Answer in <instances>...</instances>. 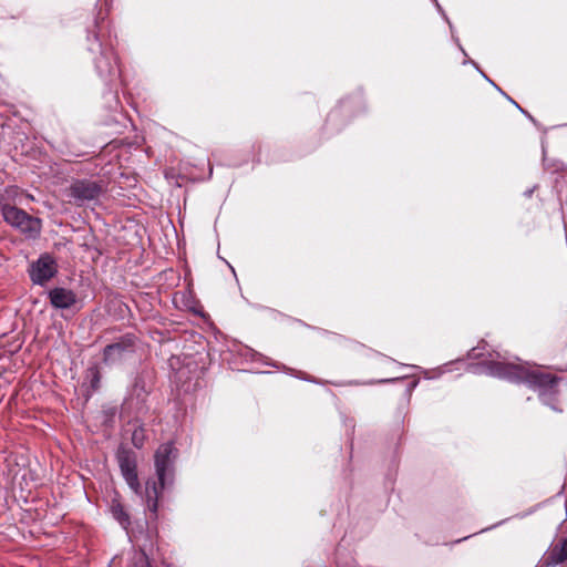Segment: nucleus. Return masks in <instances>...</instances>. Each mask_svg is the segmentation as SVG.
<instances>
[{"label": "nucleus", "mask_w": 567, "mask_h": 567, "mask_svg": "<svg viewBox=\"0 0 567 567\" xmlns=\"http://www.w3.org/2000/svg\"><path fill=\"white\" fill-rule=\"evenodd\" d=\"M178 449L173 441L161 444L154 453V465L157 481L150 478L145 484V503L153 520L158 517V501L166 483H172L175 472V461Z\"/></svg>", "instance_id": "nucleus-1"}, {"label": "nucleus", "mask_w": 567, "mask_h": 567, "mask_svg": "<svg viewBox=\"0 0 567 567\" xmlns=\"http://www.w3.org/2000/svg\"><path fill=\"white\" fill-rule=\"evenodd\" d=\"M560 381L561 378L553 373L525 368L522 383H525L529 389L537 391L539 399L544 404L550 406L555 411L561 412V410L554 404L559 392L558 384Z\"/></svg>", "instance_id": "nucleus-2"}, {"label": "nucleus", "mask_w": 567, "mask_h": 567, "mask_svg": "<svg viewBox=\"0 0 567 567\" xmlns=\"http://www.w3.org/2000/svg\"><path fill=\"white\" fill-rule=\"evenodd\" d=\"M104 192L105 184L103 181L80 178L72 181L65 189V196L70 204L81 207L99 202Z\"/></svg>", "instance_id": "nucleus-3"}, {"label": "nucleus", "mask_w": 567, "mask_h": 567, "mask_svg": "<svg viewBox=\"0 0 567 567\" xmlns=\"http://www.w3.org/2000/svg\"><path fill=\"white\" fill-rule=\"evenodd\" d=\"M0 212L3 220L11 227L18 229L29 239H35L40 236L42 223L38 217L29 215L21 208L10 204L0 206Z\"/></svg>", "instance_id": "nucleus-4"}, {"label": "nucleus", "mask_w": 567, "mask_h": 567, "mask_svg": "<svg viewBox=\"0 0 567 567\" xmlns=\"http://www.w3.org/2000/svg\"><path fill=\"white\" fill-rule=\"evenodd\" d=\"M138 344L140 338L135 333H124L115 338L112 343L104 347L102 362L105 365L122 363L136 353Z\"/></svg>", "instance_id": "nucleus-5"}, {"label": "nucleus", "mask_w": 567, "mask_h": 567, "mask_svg": "<svg viewBox=\"0 0 567 567\" xmlns=\"http://www.w3.org/2000/svg\"><path fill=\"white\" fill-rule=\"evenodd\" d=\"M481 369L491 377L512 383H522L525 367L504 361L486 360L480 364Z\"/></svg>", "instance_id": "nucleus-6"}, {"label": "nucleus", "mask_w": 567, "mask_h": 567, "mask_svg": "<svg viewBox=\"0 0 567 567\" xmlns=\"http://www.w3.org/2000/svg\"><path fill=\"white\" fill-rule=\"evenodd\" d=\"M48 298L55 310L76 313L83 308V298L66 286H53L48 291Z\"/></svg>", "instance_id": "nucleus-7"}, {"label": "nucleus", "mask_w": 567, "mask_h": 567, "mask_svg": "<svg viewBox=\"0 0 567 567\" xmlns=\"http://www.w3.org/2000/svg\"><path fill=\"white\" fill-rule=\"evenodd\" d=\"M116 460L123 477L127 485L135 492L138 493L141 484L137 474V455L136 453L126 446L120 444L116 451Z\"/></svg>", "instance_id": "nucleus-8"}, {"label": "nucleus", "mask_w": 567, "mask_h": 567, "mask_svg": "<svg viewBox=\"0 0 567 567\" xmlns=\"http://www.w3.org/2000/svg\"><path fill=\"white\" fill-rule=\"evenodd\" d=\"M58 272V264L50 254H42L33 261L29 269L32 284H43L52 279Z\"/></svg>", "instance_id": "nucleus-9"}, {"label": "nucleus", "mask_w": 567, "mask_h": 567, "mask_svg": "<svg viewBox=\"0 0 567 567\" xmlns=\"http://www.w3.org/2000/svg\"><path fill=\"white\" fill-rule=\"evenodd\" d=\"M95 68L103 79L112 80L120 75L117 56L112 48L101 49L100 55L95 58Z\"/></svg>", "instance_id": "nucleus-10"}, {"label": "nucleus", "mask_w": 567, "mask_h": 567, "mask_svg": "<svg viewBox=\"0 0 567 567\" xmlns=\"http://www.w3.org/2000/svg\"><path fill=\"white\" fill-rule=\"evenodd\" d=\"M154 383V369L145 367L136 373L132 384V392L137 399L144 400L151 393Z\"/></svg>", "instance_id": "nucleus-11"}, {"label": "nucleus", "mask_w": 567, "mask_h": 567, "mask_svg": "<svg viewBox=\"0 0 567 567\" xmlns=\"http://www.w3.org/2000/svg\"><path fill=\"white\" fill-rule=\"evenodd\" d=\"M173 300L177 306L195 315H202L204 311V307L197 299L192 286H185L183 290L175 292Z\"/></svg>", "instance_id": "nucleus-12"}, {"label": "nucleus", "mask_w": 567, "mask_h": 567, "mask_svg": "<svg viewBox=\"0 0 567 567\" xmlns=\"http://www.w3.org/2000/svg\"><path fill=\"white\" fill-rule=\"evenodd\" d=\"M102 373L100 365L97 363L91 364L84 373V381L81 385L83 389V396L85 402H87L93 393L97 391L101 386Z\"/></svg>", "instance_id": "nucleus-13"}, {"label": "nucleus", "mask_w": 567, "mask_h": 567, "mask_svg": "<svg viewBox=\"0 0 567 567\" xmlns=\"http://www.w3.org/2000/svg\"><path fill=\"white\" fill-rule=\"evenodd\" d=\"M547 565L557 566L567 560V538L550 545L542 557Z\"/></svg>", "instance_id": "nucleus-14"}, {"label": "nucleus", "mask_w": 567, "mask_h": 567, "mask_svg": "<svg viewBox=\"0 0 567 567\" xmlns=\"http://www.w3.org/2000/svg\"><path fill=\"white\" fill-rule=\"evenodd\" d=\"M128 425L134 426V429L132 431V435H131V442H132L133 446L138 450L143 449V446L146 442V439H147L144 424L138 421H135V422H128Z\"/></svg>", "instance_id": "nucleus-15"}, {"label": "nucleus", "mask_w": 567, "mask_h": 567, "mask_svg": "<svg viewBox=\"0 0 567 567\" xmlns=\"http://www.w3.org/2000/svg\"><path fill=\"white\" fill-rule=\"evenodd\" d=\"M111 512L113 514V517L121 524V526H123L125 529L130 527L131 517L121 502L113 499L111 505Z\"/></svg>", "instance_id": "nucleus-16"}, {"label": "nucleus", "mask_w": 567, "mask_h": 567, "mask_svg": "<svg viewBox=\"0 0 567 567\" xmlns=\"http://www.w3.org/2000/svg\"><path fill=\"white\" fill-rule=\"evenodd\" d=\"M439 11V13L442 16V18L449 23V27L451 29V33H452V38L454 40V42L457 44L458 49L461 50V52L466 56V51L464 50V48L461 45L460 43V40L454 34V28H453V24L451 23L449 17L446 16L445 11L443 10V8L441 7V4L439 3L437 0H432Z\"/></svg>", "instance_id": "nucleus-17"}, {"label": "nucleus", "mask_w": 567, "mask_h": 567, "mask_svg": "<svg viewBox=\"0 0 567 567\" xmlns=\"http://www.w3.org/2000/svg\"><path fill=\"white\" fill-rule=\"evenodd\" d=\"M466 63H472V64L476 68V70L482 74V76H483L486 81H488V82H489V83H491V84H492V85H493L497 91H499V92H501V93H502V94H503V95H504V96H505V97H506L511 103H513V105H515V106H516V104H517V103H516V102H515L511 96H508L504 91H502V89H501V87H498V86H497V85H496V84H495V83H494V82H493V81H492V80H491V79H489V78H488V76H487L483 71H481V70H480V68H478V65H477L474 61H467V60H465V61H464V64H466Z\"/></svg>", "instance_id": "nucleus-18"}, {"label": "nucleus", "mask_w": 567, "mask_h": 567, "mask_svg": "<svg viewBox=\"0 0 567 567\" xmlns=\"http://www.w3.org/2000/svg\"><path fill=\"white\" fill-rule=\"evenodd\" d=\"M466 63H472V64L476 68V70L482 74V76H483L486 81H488V82H489V83H491V84H492V85H493L497 91H499V92H501V93H502V94H503V95H504V96H505V97H506L511 103H513V105H515V106H516V104H517V103H516V102H515L511 96H508L504 91H502V89H501V87H498V86H497V85H496V84H495V83H494V82H493V81H492V80H491V79H489V78H488V76H487L483 71H481V70H480V68H478V65H477L474 61H467V60H465V61H464V64H466Z\"/></svg>", "instance_id": "nucleus-19"}, {"label": "nucleus", "mask_w": 567, "mask_h": 567, "mask_svg": "<svg viewBox=\"0 0 567 567\" xmlns=\"http://www.w3.org/2000/svg\"><path fill=\"white\" fill-rule=\"evenodd\" d=\"M466 63H472V64L476 68V70L482 74V76H483L486 81H488V82H489V83H491V84H492V85H493L497 91H499V92H501V93H502V94H503V95H504V96H505V97H506L511 103H513V105H515V106H516V104H517V103H516V102H515L511 96H508L504 91H502V89H501V87H498V86H497V85H496V84H495V83H494V82H493V81H492V80H491V79H489V78H488V76H487L483 71H481V70H480V68H478V65H477L474 61H467V60H465V61H464V64H466Z\"/></svg>", "instance_id": "nucleus-20"}, {"label": "nucleus", "mask_w": 567, "mask_h": 567, "mask_svg": "<svg viewBox=\"0 0 567 567\" xmlns=\"http://www.w3.org/2000/svg\"><path fill=\"white\" fill-rule=\"evenodd\" d=\"M348 109V102L346 101H342L340 106L336 110H333L329 115H328V120L327 122L328 123H331L333 121H336V118L339 116V114L341 113V111H346Z\"/></svg>", "instance_id": "nucleus-21"}, {"label": "nucleus", "mask_w": 567, "mask_h": 567, "mask_svg": "<svg viewBox=\"0 0 567 567\" xmlns=\"http://www.w3.org/2000/svg\"><path fill=\"white\" fill-rule=\"evenodd\" d=\"M480 350H481V347H480V346H478V347H476V348H473V349L470 351V353H468L470 358H472V359H478V358H481V357L483 355V353H482Z\"/></svg>", "instance_id": "nucleus-22"}, {"label": "nucleus", "mask_w": 567, "mask_h": 567, "mask_svg": "<svg viewBox=\"0 0 567 567\" xmlns=\"http://www.w3.org/2000/svg\"><path fill=\"white\" fill-rule=\"evenodd\" d=\"M134 567H152L148 559L145 557V558H141L138 561L135 563Z\"/></svg>", "instance_id": "nucleus-23"}, {"label": "nucleus", "mask_w": 567, "mask_h": 567, "mask_svg": "<svg viewBox=\"0 0 567 567\" xmlns=\"http://www.w3.org/2000/svg\"><path fill=\"white\" fill-rule=\"evenodd\" d=\"M516 107L527 117L529 118L533 123H536L535 118L527 112L525 111L523 107L519 106V104H516Z\"/></svg>", "instance_id": "nucleus-24"}, {"label": "nucleus", "mask_w": 567, "mask_h": 567, "mask_svg": "<svg viewBox=\"0 0 567 567\" xmlns=\"http://www.w3.org/2000/svg\"><path fill=\"white\" fill-rule=\"evenodd\" d=\"M516 107L527 117L529 118L533 123H536L535 118L527 112L525 111L523 107L519 106V104H516Z\"/></svg>", "instance_id": "nucleus-25"}, {"label": "nucleus", "mask_w": 567, "mask_h": 567, "mask_svg": "<svg viewBox=\"0 0 567 567\" xmlns=\"http://www.w3.org/2000/svg\"><path fill=\"white\" fill-rule=\"evenodd\" d=\"M516 107L527 117L529 118L533 123H536L535 118L527 112L525 111L523 107L519 106V104H516Z\"/></svg>", "instance_id": "nucleus-26"}, {"label": "nucleus", "mask_w": 567, "mask_h": 567, "mask_svg": "<svg viewBox=\"0 0 567 567\" xmlns=\"http://www.w3.org/2000/svg\"><path fill=\"white\" fill-rule=\"evenodd\" d=\"M516 107L527 117L529 118L533 123H536L535 118L527 112L525 111L523 107L519 106V104H516Z\"/></svg>", "instance_id": "nucleus-27"}, {"label": "nucleus", "mask_w": 567, "mask_h": 567, "mask_svg": "<svg viewBox=\"0 0 567 567\" xmlns=\"http://www.w3.org/2000/svg\"><path fill=\"white\" fill-rule=\"evenodd\" d=\"M516 107L527 117L529 118L533 123H536L535 118L527 112L525 111L523 107L519 106V104H516Z\"/></svg>", "instance_id": "nucleus-28"}, {"label": "nucleus", "mask_w": 567, "mask_h": 567, "mask_svg": "<svg viewBox=\"0 0 567 567\" xmlns=\"http://www.w3.org/2000/svg\"><path fill=\"white\" fill-rule=\"evenodd\" d=\"M174 275H175V271L171 269L169 271L165 272V279L166 280H173Z\"/></svg>", "instance_id": "nucleus-29"}, {"label": "nucleus", "mask_w": 567, "mask_h": 567, "mask_svg": "<svg viewBox=\"0 0 567 567\" xmlns=\"http://www.w3.org/2000/svg\"><path fill=\"white\" fill-rule=\"evenodd\" d=\"M184 281H185V284H192V281H193L190 274L187 270H185Z\"/></svg>", "instance_id": "nucleus-30"}, {"label": "nucleus", "mask_w": 567, "mask_h": 567, "mask_svg": "<svg viewBox=\"0 0 567 567\" xmlns=\"http://www.w3.org/2000/svg\"><path fill=\"white\" fill-rule=\"evenodd\" d=\"M536 187H537V186L535 185V186H533L532 188H529V189L525 190V192H524V195H525L526 197H530V196L533 195V193L535 192Z\"/></svg>", "instance_id": "nucleus-31"}, {"label": "nucleus", "mask_w": 567, "mask_h": 567, "mask_svg": "<svg viewBox=\"0 0 567 567\" xmlns=\"http://www.w3.org/2000/svg\"><path fill=\"white\" fill-rule=\"evenodd\" d=\"M536 567H555V566L545 564L544 559L542 558Z\"/></svg>", "instance_id": "nucleus-32"}, {"label": "nucleus", "mask_w": 567, "mask_h": 567, "mask_svg": "<svg viewBox=\"0 0 567 567\" xmlns=\"http://www.w3.org/2000/svg\"><path fill=\"white\" fill-rule=\"evenodd\" d=\"M400 379L398 378H394V379H390V380H384L383 382H394V381H399Z\"/></svg>", "instance_id": "nucleus-33"}, {"label": "nucleus", "mask_w": 567, "mask_h": 567, "mask_svg": "<svg viewBox=\"0 0 567 567\" xmlns=\"http://www.w3.org/2000/svg\"><path fill=\"white\" fill-rule=\"evenodd\" d=\"M95 40H96L97 47L101 48V43L99 42V39L95 38Z\"/></svg>", "instance_id": "nucleus-34"}]
</instances>
